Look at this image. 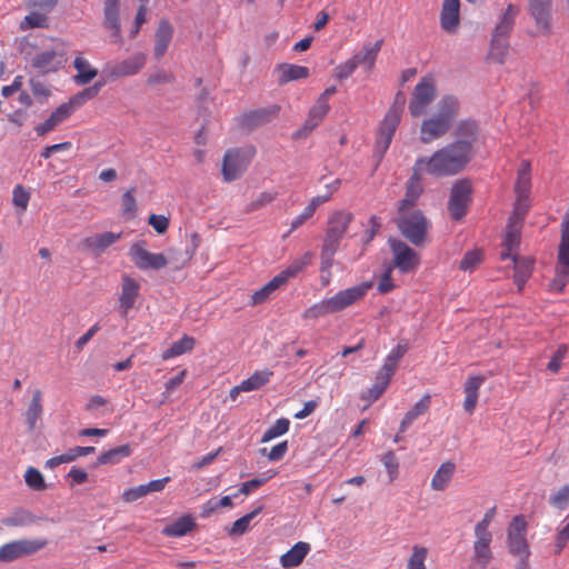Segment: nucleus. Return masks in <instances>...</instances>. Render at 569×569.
I'll use <instances>...</instances> for the list:
<instances>
[{
	"instance_id": "nucleus-1",
	"label": "nucleus",
	"mask_w": 569,
	"mask_h": 569,
	"mask_svg": "<svg viewBox=\"0 0 569 569\" xmlns=\"http://www.w3.org/2000/svg\"><path fill=\"white\" fill-rule=\"evenodd\" d=\"M467 147L460 143H448L435 151L430 157H419L415 164L417 170L433 177H450L460 173L470 162Z\"/></svg>"
},
{
	"instance_id": "nucleus-2",
	"label": "nucleus",
	"mask_w": 569,
	"mask_h": 569,
	"mask_svg": "<svg viewBox=\"0 0 569 569\" xmlns=\"http://www.w3.org/2000/svg\"><path fill=\"white\" fill-rule=\"evenodd\" d=\"M459 112V101L452 96L441 98L437 111L425 118L420 126V140L430 143L443 137L452 126Z\"/></svg>"
},
{
	"instance_id": "nucleus-3",
	"label": "nucleus",
	"mask_w": 569,
	"mask_h": 569,
	"mask_svg": "<svg viewBox=\"0 0 569 569\" xmlns=\"http://www.w3.org/2000/svg\"><path fill=\"white\" fill-rule=\"evenodd\" d=\"M352 220L353 214L347 210H336L329 214L320 252L321 271L332 267L333 257Z\"/></svg>"
},
{
	"instance_id": "nucleus-4",
	"label": "nucleus",
	"mask_w": 569,
	"mask_h": 569,
	"mask_svg": "<svg viewBox=\"0 0 569 569\" xmlns=\"http://www.w3.org/2000/svg\"><path fill=\"white\" fill-rule=\"evenodd\" d=\"M528 523L522 515L515 516L507 528V548L517 558L518 569H529L530 546L527 540Z\"/></svg>"
},
{
	"instance_id": "nucleus-5",
	"label": "nucleus",
	"mask_w": 569,
	"mask_h": 569,
	"mask_svg": "<svg viewBox=\"0 0 569 569\" xmlns=\"http://www.w3.org/2000/svg\"><path fill=\"white\" fill-rule=\"evenodd\" d=\"M397 226L401 234L413 246L425 244L430 228V222L421 210L399 212Z\"/></svg>"
},
{
	"instance_id": "nucleus-6",
	"label": "nucleus",
	"mask_w": 569,
	"mask_h": 569,
	"mask_svg": "<svg viewBox=\"0 0 569 569\" xmlns=\"http://www.w3.org/2000/svg\"><path fill=\"white\" fill-rule=\"evenodd\" d=\"M256 156V148H233L227 150L222 160V178L226 182L239 179L251 163Z\"/></svg>"
},
{
	"instance_id": "nucleus-7",
	"label": "nucleus",
	"mask_w": 569,
	"mask_h": 569,
	"mask_svg": "<svg viewBox=\"0 0 569 569\" xmlns=\"http://www.w3.org/2000/svg\"><path fill=\"white\" fill-rule=\"evenodd\" d=\"M569 282V216L561 223V239L558 249L557 267L550 288L561 292Z\"/></svg>"
},
{
	"instance_id": "nucleus-8",
	"label": "nucleus",
	"mask_w": 569,
	"mask_h": 569,
	"mask_svg": "<svg viewBox=\"0 0 569 569\" xmlns=\"http://www.w3.org/2000/svg\"><path fill=\"white\" fill-rule=\"evenodd\" d=\"M437 97L436 80L432 76H425L416 84L412 97L409 101V112L411 117L419 118L426 114L430 104Z\"/></svg>"
},
{
	"instance_id": "nucleus-9",
	"label": "nucleus",
	"mask_w": 569,
	"mask_h": 569,
	"mask_svg": "<svg viewBox=\"0 0 569 569\" xmlns=\"http://www.w3.org/2000/svg\"><path fill=\"white\" fill-rule=\"evenodd\" d=\"M48 546L47 538L18 539L0 547V561L12 562L19 558L38 553Z\"/></svg>"
},
{
	"instance_id": "nucleus-10",
	"label": "nucleus",
	"mask_w": 569,
	"mask_h": 569,
	"mask_svg": "<svg viewBox=\"0 0 569 569\" xmlns=\"http://www.w3.org/2000/svg\"><path fill=\"white\" fill-rule=\"evenodd\" d=\"M527 213L520 208L517 211H512L509 217L506 234L502 241V251L500 252V259H516L518 257V250L521 240V229L523 220Z\"/></svg>"
},
{
	"instance_id": "nucleus-11",
	"label": "nucleus",
	"mask_w": 569,
	"mask_h": 569,
	"mask_svg": "<svg viewBox=\"0 0 569 569\" xmlns=\"http://www.w3.org/2000/svg\"><path fill=\"white\" fill-rule=\"evenodd\" d=\"M392 252V267L402 273L415 272L420 266V256L407 243L398 239H389Z\"/></svg>"
},
{
	"instance_id": "nucleus-12",
	"label": "nucleus",
	"mask_w": 569,
	"mask_h": 569,
	"mask_svg": "<svg viewBox=\"0 0 569 569\" xmlns=\"http://www.w3.org/2000/svg\"><path fill=\"white\" fill-rule=\"evenodd\" d=\"M470 196L471 183L468 180L461 179L453 183L448 201V210L453 220L459 221L466 216Z\"/></svg>"
},
{
	"instance_id": "nucleus-13",
	"label": "nucleus",
	"mask_w": 569,
	"mask_h": 569,
	"mask_svg": "<svg viewBox=\"0 0 569 569\" xmlns=\"http://www.w3.org/2000/svg\"><path fill=\"white\" fill-rule=\"evenodd\" d=\"M371 288L372 282L365 281L353 287L338 291L336 295L330 297L335 312H340L362 301Z\"/></svg>"
},
{
	"instance_id": "nucleus-14",
	"label": "nucleus",
	"mask_w": 569,
	"mask_h": 569,
	"mask_svg": "<svg viewBox=\"0 0 569 569\" xmlns=\"http://www.w3.org/2000/svg\"><path fill=\"white\" fill-rule=\"evenodd\" d=\"M492 535L475 533L472 553L469 561L470 569H487L493 560L491 549Z\"/></svg>"
},
{
	"instance_id": "nucleus-15",
	"label": "nucleus",
	"mask_w": 569,
	"mask_h": 569,
	"mask_svg": "<svg viewBox=\"0 0 569 569\" xmlns=\"http://www.w3.org/2000/svg\"><path fill=\"white\" fill-rule=\"evenodd\" d=\"M531 167L529 161L523 160L520 163L517 173V181L515 184L516 192V202L512 211H517L518 209L523 210V213H527L530 207L529 203V193L531 189V176H530Z\"/></svg>"
},
{
	"instance_id": "nucleus-16",
	"label": "nucleus",
	"mask_w": 569,
	"mask_h": 569,
	"mask_svg": "<svg viewBox=\"0 0 569 569\" xmlns=\"http://www.w3.org/2000/svg\"><path fill=\"white\" fill-rule=\"evenodd\" d=\"M551 0H528V11L533 19L537 34L549 36L551 27Z\"/></svg>"
},
{
	"instance_id": "nucleus-17",
	"label": "nucleus",
	"mask_w": 569,
	"mask_h": 569,
	"mask_svg": "<svg viewBox=\"0 0 569 569\" xmlns=\"http://www.w3.org/2000/svg\"><path fill=\"white\" fill-rule=\"evenodd\" d=\"M129 254L136 267L140 270H159L168 264L164 254L149 252L139 242L131 246Z\"/></svg>"
},
{
	"instance_id": "nucleus-18",
	"label": "nucleus",
	"mask_w": 569,
	"mask_h": 569,
	"mask_svg": "<svg viewBox=\"0 0 569 569\" xmlns=\"http://www.w3.org/2000/svg\"><path fill=\"white\" fill-rule=\"evenodd\" d=\"M402 113L388 110L385 114L376 139V151L382 156L389 148Z\"/></svg>"
},
{
	"instance_id": "nucleus-19",
	"label": "nucleus",
	"mask_w": 569,
	"mask_h": 569,
	"mask_svg": "<svg viewBox=\"0 0 569 569\" xmlns=\"http://www.w3.org/2000/svg\"><path fill=\"white\" fill-rule=\"evenodd\" d=\"M140 282L129 274L121 277V290L118 298V308L122 317H127L128 312L136 306L140 296Z\"/></svg>"
},
{
	"instance_id": "nucleus-20",
	"label": "nucleus",
	"mask_w": 569,
	"mask_h": 569,
	"mask_svg": "<svg viewBox=\"0 0 569 569\" xmlns=\"http://www.w3.org/2000/svg\"><path fill=\"white\" fill-rule=\"evenodd\" d=\"M147 57L142 52H137L130 58L120 61L113 66L107 67L106 72L109 79L137 74L146 66Z\"/></svg>"
},
{
	"instance_id": "nucleus-21",
	"label": "nucleus",
	"mask_w": 569,
	"mask_h": 569,
	"mask_svg": "<svg viewBox=\"0 0 569 569\" xmlns=\"http://www.w3.org/2000/svg\"><path fill=\"white\" fill-rule=\"evenodd\" d=\"M423 174L425 173L421 170H417V166L413 164L412 174L407 182L405 197L399 204V212L411 211V209L416 206L423 191L421 181Z\"/></svg>"
},
{
	"instance_id": "nucleus-22",
	"label": "nucleus",
	"mask_w": 569,
	"mask_h": 569,
	"mask_svg": "<svg viewBox=\"0 0 569 569\" xmlns=\"http://www.w3.org/2000/svg\"><path fill=\"white\" fill-rule=\"evenodd\" d=\"M122 237L121 232L106 231L87 237L81 241V246L90 251L93 256H101L109 247L119 241Z\"/></svg>"
},
{
	"instance_id": "nucleus-23",
	"label": "nucleus",
	"mask_w": 569,
	"mask_h": 569,
	"mask_svg": "<svg viewBox=\"0 0 569 569\" xmlns=\"http://www.w3.org/2000/svg\"><path fill=\"white\" fill-rule=\"evenodd\" d=\"M119 3L120 0L103 1V26L111 32L113 41L122 44L121 26L119 21Z\"/></svg>"
},
{
	"instance_id": "nucleus-24",
	"label": "nucleus",
	"mask_w": 569,
	"mask_h": 569,
	"mask_svg": "<svg viewBox=\"0 0 569 569\" xmlns=\"http://www.w3.org/2000/svg\"><path fill=\"white\" fill-rule=\"evenodd\" d=\"M280 112L279 104L259 108L244 113L241 117V124L247 129H254L274 119Z\"/></svg>"
},
{
	"instance_id": "nucleus-25",
	"label": "nucleus",
	"mask_w": 569,
	"mask_h": 569,
	"mask_svg": "<svg viewBox=\"0 0 569 569\" xmlns=\"http://www.w3.org/2000/svg\"><path fill=\"white\" fill-rule=\"evenodd\" d=\"M460 23V1L443 0L440 12V26L447 33H456Z\"/></svg>"
},
{
	"instance_id": "nucleus-26",
	"label": "nucleus",
	"mask_w": 569,
	"mask_h": 569,
	"mask_svg": "<svg viewBox=\"0 0 569 569\" xmlns=\"http://www.w3.org/2000/svg\"><path fill=\"white\" fill-rule=\"evenodd\" d=\"M455 141L452 143H460L468 149V157L473 156V143L478 138V124L471 120L460 121L455 129Z\"/></svg>"
},
{
	"instance_id": "nucleus-27",
	"label": "nucleus",
	"mask_w": 569,
	"mask_h": 569,
	"mask_svg": "<svg viewBox=\"0 0 569 569\" xmlns=\"http://www.w3.org/2000/svg\"><path fill=\"white\" fill-rule=\"evenodd\" d=\"M63 53L54 50H46L37 53L31 60V67L42 73L57 71L62 67Z\"/></svg>"
},
{
	"instance_id": "nucleus-28",
	"label": "nucleus",
	"mask_w": 569,
	"mask_h": 569,
	"mask_svg": "<svg viewBox=\"0 0 569 569\" xmlns=\"http://www.w3.org/2000/svg\"><path fill=\"white\" fill-rule=\"evenodd\" d=\"M68 102L60 104L54 111L51 112L49 118L38 124L34 130L38 136H46L53 131L59 124L66 121L74 111Z\"/></svg>"
},
{
	"instance_id": "nucleus-29",
	"label": "nucleus",
	"mask_w": 569,
	"mask_h": 569,
	"mask_svg": "<svg viewBox=\"0 0 569 569\" xmlns=\"http://www.w3.org/2000/svg\"><path fill=\"white\" fill-rule=\"evenodd\" d=\"M315 254L311 251L305 252L302 256L292 260L282 271L276 277L282 286H284L290 279L297 277L305 270L313 260Z\"/></svg>"
},
{
	"instance_id": "nucleus-30",
	"label": "nucleus",
	"mask_w": 569,
	"mask_h": 569,
	"mask_svg": "<svg viewBox=\"0 0 569 569\" xmlns=\"http://www.w3.org/2000/svg\"><path fill=\"white\" fill-rule=\"evenodd\" d=\"M173 27L167 19L159 21L158 28L154 33V56L157 59L161 58L168 50L172 40Z\"/></svg>"
},
{
	"instance_id": "nucleus-31",
	"label": "nucleus",
	"mask_w": 569,
	"mask_h": 569,
	"mask_svg": "<svg viewBox=\"0 0 569 569\" xmlns=\"http://www.w3.org/2000/svg\"><path fill=\"white\" fill-rule=\"evenodd\" d=\"M485 382L483 376H472L469 377L465 383L463 392H465V401L463 409L468 413H473L479 398V389Z\"/></svg>"
},
{
	"instance_id": "nucleus-32",
	"label": "nucleus",
	"mask_w": 569,
	"mask_h": 569,
	"mask_svg": "<svg viewBox=\"0 0 569 569\" xmlns=\"http://www.w3.org/2000/svg\"><path fill=\"white\" fill-rule=\"evenodd\" d=\"M274 72L278 76L279 84H286L291 81L306 79L310 74L307 67L292 63H280L276 67Z\"/></svg>"
},
{
	"instance_id": "nucleus-33",
	"label": "nucleus",
	"mask_w": 569,
	"mask_h": 569,
	"mask_svg": "<svg viewBox=\"0 0 569 569\" xmlns=\"http://www.w3.org/2000/svg\"><path fill=\"white\" fill-rule=\"evenodd\" d=\"M382 47V40L375 43H366L360 52L352 56L357 66H363L367 71L373 70L378 53Z\"/></svg>"
},
{
	"instance_id": "nucleus-34",
	"label": "nucleus",
	"mask_w": 569,
	"mask_h": 569,
	"mask_svg": "<svg viewBox=\"0 0 569 569\" xmlns=\"http://www.w3.org/2000/svg\"><path fill=\"white\" fill-rule=\"evenodd\" d=\"M519 11L520 9L518 6L509 3L500 17L499 22L496 24L492 36L509 39Z\"/></svg>"
},
{
	"instance_id": "nucleus-35",
	"label": "nucleus",
	"mask_w": 569,
	"mask_h": 569,
	"mask_svg": "<svg viewBox=\"0 0 569 569\" xmlns=\"http://www.w3.org/2000/svg\"><path fill=\"white\" fill-rule=\"evenodd\" d=\"M431 403V397L429 393H426L421 397L419 401H417L413 407L407 411L405 417L402 418L399 425V432H405L407 429L413 423L416 419L420 416H423L428 412Z\"/></svg>"
},
{
	"instance_id": "nucleus-36",
	"label": "nucleus",
	"mask_w": 569,
	"mask_h": 569,
	"mask_svg": "<svg viewBox=\"0 0 569 569\" xmlns=\"http://www.w3.org/2000/svg\"><path fill=\"white\" fill-rule=\"evenodd\" d=\"M309 551L310 545L308 542L299 541L280 557V563L283 568L297 567L303 561Z\"/></svg>"
},
{
	"instance_id": "nucleus-37",
	"label": "nucleus",
	"mask_w": 569,
	"mask_h": 569,
	"mask_svg": "<svg viewBox=\"0 0 569 569\" xmlns=\"http://www.w3.org/2000/svg\"><path fill=\"white\" fill-rule=\"evenodd\" d=\"M515 263L513 281L517 284L519 291H521L531 277L535 260L529 257L511 259Z\"/></svg>"
},
{
	"instance_id": "nucleus-38",
	"label": "nucleus",
	"mask_w": 569,
	"mask_h": 569,
	"mask_svg": "<svg viewBox=\"0 0 569 569\" xmlns=\"http://www.w3.org/2000/svg\"><path fill=\"white\" fill-rule=\"evenodd\" d=\"M196 527L194 519L190 516H183L173 521L172 523L166 526L162 529V535L166 537H183L188 532L192 531Z\"/></svg>"
},
{
	"instance_id": "nucleus-39",
	"label": "nucleus",
	"mask_w": 569,
	"mask_h": 569,
	"mask_svg": "<svg viewBox=\"0 0 569 569\" xmlns=\"http://www.w3.org/2000/svg\"><path fill=\"white\" fill-rule=\"evenodd\" d=\"M42 412V393L40 390H36L24 415L26 423L30 431L36 429L37 421L41 418Z\"/></svg>"
},
{
	"instance_id": "nucleus-40",
	"label": "nucleus",
	"mask_w": 569,
	"mask_h": 569,
	"mask_svg": "<svg viewBox=\"0 0 569 569\" xmlns=\"http://www.w3.org/2000/svg\"><path fill=\"white\" fill-rule=\"evenodd\" d=\"M455 470L456 466L453 462H443L431 479V488L437 491L445 490L451 481Z\"/></svg>"
},
{
	"instance_id": "nucleus-41",
	"label": "nucleus",
	"mask_w": 569,
	"mask_h": 569,
	"mask_svg": "<svg viewBox=\"0 0 569 569\" xmlns=\"http://www.w3.org/2000/svg\"><path fill=\"white\" fill-rule=\"evenodd\" d=\"M73 67L77 70L74 80L81 86L89 83L98 74L97 69L92 68L90 62L81 54L76 57Z\"/></svg>"
},
{
	"instance_id": "nucleus-42",
	"label": "nucleus",
	"mask_w": 569,
	"mask_h": 569,
	"mask_svg": "<svg viewBox=\"0 0 569 569\" xmlns=\"http://www.w3.org/2000/svg\"><path fill=\"white\" fill-rule=\"evenodd\" d=\"M329 110V103H323L317 100L309 111L308 118L303 123L302 130L306 132L312 131L322 122Z\"/></svg>"
},
{
	"instance_id": "nucleus-43",
	"label": "nucleus",
	"mask_w": 569,
	"mask_h": 569,
	"mask_svg": "<svg viewBox=\"0 0 569 569\" xmlns=\"http://www.w3.org/2000/svg\"><path fill=\"white\" fill-rule=\"evenodd\" d=\"M282 284L278 280V278L274 276L269 282H267L263 287L256 290L251 295L250 305L251 306H259L268 301L271 296L274 293L276 290L281 288Z\"/></svg>"
},
{
	"instance_id": "nucleus-44",
	"label": "nucleus",
	"mask_w": 569,
	"mask_h": 569,
	"mask_svg": "<svg viewBox=\"0 0 569 569\" xmlns=\"http://www.w3.org/2000/svg\"><path fill=\"white\" fill-rule=\"evenodd\" d=\"M132 449L129 443L112 448L101 453L98 458L99 465H116L119 463L123 458L131 455Z\"/></svg>"
},
{
	"instance_id": "nucleus-45",
	"label": "nucleus",
	"mask_w": 569,
	"mask_h": 569,
	"mask_svg": "<svg viewBox=\"0 0 569 569\" xmlns=\"http://www.w3.org/2000/svg\"><path fill=\"white\" fill-rule=\"evenodd\" d=\"M273 372L269 369L253 372L248 379L241 382V388L246 392L259 390L270 381Z\"/></svg>"
},
{
	"instance_id": "nucleus-46",
	"label": "nucleus",
	"mask_w": 569,
	"mask_h": 569,
	"mask_svg": "<svg viewBox=\"0 0 569 569\" xmlns=\"http://www.w3.org/2000/svg\"><path fill=\"white\" fill-rule=\"evenodd\" d=\"M508 50H509V39L508 38L492 36L491 43H490V50H489V58L492 61L502 64L507 58Z\"/></svg>"
},
{
	"instance_id": "nucleus-47",
	"label": "nucleus",
	"mask_w": 569,
	"mask_h": 569,
	"mask_svg": "<svg viewBox=\"0 0 569 569\" xmlns=\"http://www.w3.org/2000/svg\"><path fill=\"white\" fill-rule=\"evenodd\" d=\"M336 313L332 307V303L330 301V298L322 299L321 301L310 306L307 308L303 313L302 318L307 320H317L319 318L326 317L328 315Z\"/></svg>"
},
{
	"instance_id": "nucleus-48",
	"label": "nucleus",
	"mask_w": 569,
	"mask_h": 569,
	"mask_svg": "<svg viewBox=\"0 0 569 569\" xmlns=\"http://www.w3.org/2000/svg\"><path fill=\"white\" fill-rule=\"evenodd\" d=\"M196 345L192 337L183 336L178 341L173 342L170 348L163 351L162 359L169 360L171 358L181 356L188 351H191Z\"/></svg>"
},
{
	"instance_id": "nucleus-49",
	"label": "nucleus",
	"mask_w": 569,
	"mask_h": 569,
	"mask_svg": "<svg viewBox=\"0 0 569 569\" xmlns=\"http://www.w3.org/2000/svg\"><path fill=\"white\" fill-rule=\"evenodd\" d=\"M428 548L421 545H415L411 548V555L407 560V569H427L426 560L428 558Z\"/></svg>"
},
{
	"instance_id": "nucleus-50",
	"label": "nucleus",
	"mask_w": 569,
	"mask_h": 569,
	"mask_svg": "<svg viewBox=\"0 0 569 569\" xmlns=\"http://www.w3.org/2000/svg\"><path fill=\"white\" fill-rule=\"evenodd\" d=\"M483 260V252L480 249L467 251L462 257L459 269L465 272L475 271Z\"/></svg>"
},
{
	"instance_id": "nucleus-51",
	"label": "nucleus",
	"mask_w": 569,
	"mask_h": 569,
	"mask_svg": "<svg viewBox=\"0 0 569 569\" xmlns=\"http://www.w3.org/2000/svg\"><path fill=\"white\" fill-rule=\"evenodd\" d=\"M103 86V82H97L92 87L83 89L81 92H78L68 101L70 107H72L73 111L79 109L87 100L92 99L97 96L100 88Z\"/></svg>"
},
{
	"instance_id": "nucleus-52",
	"label": "nucleus",
	"mask_w": 569,
	"mask_h": 569,
	"mask_svg": "<svg viewBox=\"0 0 569 569\" xmlns=\"http://www.w3.org/2000/svg\"><path fill=\"white\" fill-rule=\"evenodd\" d=\"M262 511V507H258L251 512L236 520L230 529V535L240 536L243 535L250 527L251 520Z\"/></svg>"
},
{
	"instance_id": "nucleus-53",
	"label": "nucleus",
	"mask_w": 569,
	"mask_h": 569,
	"mask_svg": "<svg viewBox=\"0 0 569 569\" xmlns=\"http://www.w3.org/2000/svg\"><path fill=\"white\" fill-rule=\"evenodd\" d=\"M47 12L32 11L20 23V28L22 30L29 28H46L48 27V18L46 16Z\"/></svg>"
},
{
	"instance_id": "nucleus-54",
	"label": "nucleus",
	"mask_w": 569,
	"mask_h": 569,
	"mask_svg": "<svg viewBox=\"0 0 569 569\" xmlns=\"http://www.w3.org/2000/svg\"><path fill=\"white\" fill-rule=\"evenodd\" d=\"M24 481L29 488L36 491H43L47 488L42 473L33 467L26 470Z\"/></svg>"
},
{
	"instance_id": "nucleus-55",
	"label": "nucleus",
	"mask_w": 569,
	"mask_h": 569,
	"mask_svg": "<svg viewBox=\"0 0 569 569\" xmlns=\"http://www.w3.org/2000/svg\"><path fill=\"white\" fill-rule=\"evenodd\" d=\"M290 427V421L287 418L278 419L262 436L261 441L268 442L277 437H280L288 432Z\"/></svg>"
},
{
	"instance_id": "nucleus-56",
	"label": "nucleus",
	"mask_w": 569,
	"mask_h": 569,
	"mask_svg": "<svg viewBox=\"0 0 569 569\" xmlns=\"http://www.w3.org/2000/svg\"><path fill=\"white\" fill-rule=\"evenodd\" d=\"M389 385H390V381L385 380L381 377L377 376L376 377V382L373 383V386L371 388H369L361 396V398L363 400H368L370 402H373V401L378 400L383 395V392L388 389Z\"/></svg>"
},
{
	"instance_id": "nucleus-57",
	"label": "nucleus",
	"mask_w": 569,
	"mask_h": 569,
	"mask_svg": "<svg viewBox=\"0 0 569 569\" xmlns=\"http://www.w3.org/2000/svg\"><path fill=\"white\" fill-rule=\"evenodd\" d=\"M276 471H267L262 475V477L260 478H254V479H251L249 481H246L243 482L240 488H239V493H242V495H249L250 492H252L253 490L258 489L259 487H261L262 485H264L268 480H270L271 478H273L276 476Z\"/></svg>"
},
{
	"instance_id": "nucleus-58",
	"label": "nucleus",
	"mask_w": 569,
	"mask_h": 569,
	"mask_svg": "<svg viewBox=\"0 0 569 569\" xmlns=\"http://www.w3.org/2000/svg\"><path fill=\"white\" fill-rule=\"evenodd\" d=\"M549 503L559 510H565L569 506V485L562 486L559 490L549 497Z\"/></svg>"
},
{
	"instance_id": "nucleus-59",
	"label": "nucleus",
	"mask_w": 569,
	"mask_h": 569,
	"mask_svg": "<svg viewBox=\"0 0 569 569\" xmlns=\"http://www.w3.org/2000/svg\"><path fill=\"white\" fill-rule=\"evenodd\" d=\"M358 68L355 59L351 57L349 59H347L346 61L339 63L335 70H333V74H335V78L338 80V81H343L346 79H348L349 77H351V74L356 71V69Z\"/></svg>"
},
{
	"instance_id": "nucleus-60",
	"label": "nucleus",
	"mask_w": 569,
	"mask_h": 569,
	"mask_svg": "<svg viewBox=\"0 0 569 569\" xmlns=\"http://www.w3.org/2000/svg\"><path fill=\"white\" fill-rule=\"evenodd\" d=\"M381 462L387 469L390 481H393L399 473V462L395 452L391 450L385 452L381 457Z\"/></svg>"
},
{
	"instance_id": "nucleus-61",
	"label": "nucleus",
	"mask_w": 569,
	"mask_h": 569,
	"mask_svg": "<svg viewBox=\"0 0 569 569\" xmlns=\"http://www.w3.org/2000/svg\"><path fill=\"white\" fill-rule=\"evenodd\" d=\"M277 193L271 191H263L261 192L254 200L250 202V204L247 208L248 212L257 211L271 202L276 199Z\"/></svg>"
},
{
	"instance_id": "nucleus-62",
	"label": "nucleus",
	"mask_w": 569,
	"mask_h": 569,
	"mask_svg": "<svg viewBox=\"0 0 569 569\" xmlns=\"http://www.w3.org/2000/svg\"><path fill=\"white\" fill-rule=\"evenodd\" d=\"M567 353L568 347L566 345H560L548 362L547 369L552 373H557L560 370L562 360L566 358Z\"/></svg>"
},
{
	"instance_id": "nucleus-63",
	"label": "nucleus",
	"mask_w": 569,
	"mask_h": 569,
	"mask_svg": "<svg viewBox=\"0 0 569 569\" xmlns=\"http://www.w3.org/2000/svg\"><path fill=\"white\" fill-rule=\"evenodd\" d=\"M30 200V193L21 186L14 187L12 192V202L21 210H26Z\"/></svg>"
},
{
	"instance_id": "nucleus-64",
	"label": "nucleus",
	"mask_w": 569,
	"mask_h": 569,
	"mask_svg": "<svg viewBox=\"0 0 569 569\" xmlns=\"http://www.w3.org/2000/svg\"><path fill=\"white\" fill-rule=\"evenodd\" d=\"M134 189L127 190L122 196V213L132 217L137 211V202L133 196Z\"/></svg>"
}]
</instances>
